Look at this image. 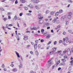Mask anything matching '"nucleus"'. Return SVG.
Instances as JSON below:
<instances>
[{"label":"nucleus","instance_id":"1","mask_svg":"<svg viewBox=\"0 0 73 73\" xmlns=\"http://www.w3.org/2000/svg\"><path fill=\"white\" fill-rule=\"evenodd\" d=\"M30 29L31 31L33 30H36L37 31V28H35V25H32Z\"/></svg>","mask_w":73,"mask_h":73},{"label":"nucleus","instance_id":"2","mask_svg":"<svg viewBox=\"0 0 73 73\" xmlns=\"http://www.w3.org/2000/svg\"><path fill=\"white\" fill-rule=\"evenodd\" d=\"M58 59L57 58H56L55 59V61L56 62H57L55 64V66H57V65L58 64L60 63V60H59L58 61Z\"/></svg>","mask_w":73,"mask_h":73},{"label":"nucleus","instance_id":"3","mask_svg":"<svg viewBox=\"0 0 73 73\" xmlns=\"http://www.w3.org/2000/svg\"><path fill=\"white\" fill-rule=\"evenodd\" d=\"M67 53L68 55H70L72 53V52H71L70 49L68 48L67 49Z\"/></svg>","mask_w":73,"mask_h":73},{"label":"nucleus","instance_id":"4","mask_svg":"<svg viewBox=\"0 0 73 73\" xmlns=\"http://www.w3.org/2000/svg\"><path fill=\"white\" fill-rule=\"evenodd\" d=\"M44 31V29H42L41 30V32H42V34H43V35H45V36H46V35H47V33H48V32L44 33H43Z\"/></svg>","mask_w":73,"mask_h":73},{"label":"nucleus","instance_id":"5","mask_svg":"<svg viewBox=\"0 0 73 73\" xmlns=\"http://www.w3.org/2000/svg\"><path fill=\"white\" fill-rule=\"evenodd\" d=\"M72 14V13L71 12L68 13V19H70L71 17V15Z\"/></svg>","mask_w":73,"mask_h":73},{"label":"nucleus","instance_id":"6","mask_svg":"<svg viewBox=\"0 0 73 73\" xmlns=\"http://www.w3.org/2000/svg\"><path fill=\"white\" fill-rule=\"evenodd\" d=\"M24 38H23V39L24 40H26L28 39V36H24Z\"/></svg>","mask_w":73,"mask_h":73},{"label":"nucleus","instance_id":"7","mask_svg":"<svg viewBox=\"0 0 73 73\" xmlns=\"http://www.w3.org/2000/svg\"><path fill=\"white\" fill-rule=\"evenodd\" d=\"M63 39H64L63 40L64 41H66L67 42H68V40H69V38H68L67 37L65 38H64Z\"/></svg>","mask_w":73,"mask_h":73},{"label":"nucleus","instance_id":"8","mask_svg":"<svg viewBox=\"0 0 73 73\" xmlns=\"http://www.w3.org/2000/svg\"><path fill=\"white\" fill-rule=\"evenodd\" d=\"M53 52H54V51H52L50 52H47V54L50 55L53 54Z\"/></svg>","mask_w":73,"mask_h":73},{"label":"nucleus","instance_id":"9","mask_svg":"<svg viewBox=\"0 0 73 73\" xmlns=\"http://www.w3.org/2000/svg\"><path fill=\"white\" fill-rule=\"evenodd\" d=\"M51 36V35L50 34H49L47 35L46 36V38H47V39H49L50 37Z\"/></svg>","mask_w":73,"mask_h":73},{"label":"nucleus","instance_id":"10","mask_svg":"<svg viewBox=\"0 0 73 73\" xmlns=\"http://www.w3.org/2000/svg\"><path fill=\"white\" fill-rule=\"evenodd\" d=\"M16 53L17 54V57L18 58H20V55H19V54L16 51Z\"/></svg>","mask_w":73,"mask_h":73},{"label":"nucleus","instance_id":"11","mask_svg":"<svg viewBox=\"0 0 73 73\" xmlns=\"http://www.w3.org/2000/svg\"><path fill=\"white\" fill-rule=\"evenodd\" d=\"M44 22V21L42 20H40L39 21V24H42Z\"/></svg>","mask_w":73,"mask_h":73},{"label":"nucleus","instance_id":"12","mask_svg":"<svg viewBox=\"0 0 73 73\" xmlns=\"http://www.w3.org/2000/svg\"><path fill=\"white\" fill-rule=\"evenodd\" d=\"M52 62H50V63H49L48 64V66H47V68H49L50 67V65H52Z\"/></svg>","mask_w":73,"mask_h":73},{"label":"nucleus","instance_id":"13","mask_svg":"<svg viewBox=\"0 0 73 73\" xmlns=\"http://www.w3.org/2000/svg\"><path fill=\"white\" fill-rule=\"evenodd\" d=\"M58 15H59V13L58 12H57L55 13V16L56 17H57V16H58Z\"/></svg>","mask_w":73,"mask_h":73},{"label":"nucleus","instance_id":"14","mask_svg":"<svg viewBox=\"0 0 73 73\" xmlns=\"http://www.w3.org/2000/svg\"><path fill=\"white\" fill-rule=\"evenodd\" d=\"M20 2L22 3H24L25 2V0H20Z\"/></svg>","mask_w":73,"mask_h":73},{"label":"nucleus","instance_id":"15","mask_svg":"<svg viewBox=\"0 0 73 73\" xmlns=\"http://www.w3.org/2000/svg\"><path fill=\"white\" fill-rule=\"evenodd\" d=\"M34 47L35 49H37V44L34 45Z\"/></svg>","mask_w":73,"mask_h":73},{"label":"nucleus","instance_id":"16","mask_svg":"<svg viewBox=\"0 0 73 73\" xmlns=\"http://www.w3.org/2000/svg\"><path fill=\"white\" fill-rule=\"evenodd\" d=\"M35 8L36 9L38 10L40 8H39V6L38 5L35 6Z\"/></svg>","mask_w":73,"mask_h":73},{"label":"nucleus","instance_id":"17","mask_svg":"<svg viewBox=\"0 0 73 73\" xmlns=\"http://www.w3.org/2000/svg\"><path fill=\"white\" fill-rule=\"evenodd\" d=\"M15 37H16V38H17V40H20V38L19 37V36L18 35H16L15 36Z\"/></svg>","mask_w":73,"mask_h":73},{"label":"nucleus","instance_id":"18","mask_svg":"<svg viewBox=\"0 0 73 73\" xmlns=\"http://www.w3.org/2000/svg\"><path fill=\"white\" fill-rule=\"evenodd\" d=\"M65 65V63L62 62L60 64V65Z\"/></svg>","mask_w":73,"mask_h":73},{"label":"nucleus","instance_id":"19","mask_svg":"<svg viewBox=\"0 0 73 73\" xmlns=\"http://www.w3.org/2000/svg\"><path fill=\"white\" fill-rule=\"evenodd\" d=\"M19 67L20 69L21 68H22L23 67V65L22 64H21L19 65Z\"/></svg>","mask_w":73,"mask_h":73},{"label":"nucleus","instance_id":"20","mask_svg":"<svg viewBox=\"0 0 73 73\" xmlns=\"http://www.w3.org/2000/svg\"><path fill=\"white\" fill-rule=\"evenodd\" d=\"M61 60L63 62H66V60H65V59H62Z\"/></svg>","mask_w":73,"mask_h":73},{"label":"nucleus","instance_id":"21","mask_svg":"<svg viewBox=\"0 0 73 73\" xmlns=\"http://www.w3.org/2000/svg\"><path fill=\"white\" fill-rule=\"evenodd\" d=\"M13 71L14 72H17V69H16V68H14L13 70Z\"/></svg>","mask_w":73,"mask_h":73},{"label":"nucleus","instance_id":"22","mask_svg":"<svg viewBox=\"0 0 73 73\" xmlns=\"http://www.w3.org/2000/svg\"><path fill=\"white\" fill-rule=\"evenodd\" d=\"M3 19L5 21H6V20H7V18H3Z\"/></svg>","mask_w":73,"mask_h":73},{"label":"nucleus","instance_id":"23","mask_svg":"<svg viewBox=\"0 0 73 73\" xmlns=\"http://www.w3.org/2000/svg\"><path fill=\"white\" fill-rule=\"evenodd\" d=\"M64 19H65V16H62V17L61 20H64Z\"/></svg>","mask_w":73,"mask_h":73},{"label":"nucleus","instance_id":"24","mask_svg":"<svg viewBox=\"0 0 73 73\" xmlns=\"http://www.w3.org/2000/svg\"><path fill=\"white\" fill-rule=\"evenodd\" d=\"M35 53H36V55H37V56L38 55V51H36V52H35Z\"/></svg>","mask_w":73,"mask_h":73},{"label":"nucleus","instance_id":"25","mask_svg":"<svg viewBox=\"0 0 73 73\" xmlns=\"http://www.w3.org/2000/svg\"><path fill=\"white\" fill-rule=\"evenodd\" d=\"M59 12L60 13H63V10H60L59 11Z\"/></svg>","mask_w":73,"mask_h":73},{"label":"nucleus","instance_id":"26","mask_svg":"<svg viewBox=\"0 0 73 73\" xmlns=\"http://www.w3.org/2000/svg\"><path fill=\"white\" fill-rule=\"evenodd\" d=\"M14 19L15 20H17V16L16 15H15L14 17Z\"/></svg>","mask_w":73,"mask_h":73},{"label":"nucleus","instance_id":"27","mask_svg":"<svg viewBox=\"0 0 73 73\" xmlns=\"http://www.w3.org/2000/svg\"><path fill=\"white\" fill-rule=\"evenodd\" d=\"M38 18L40 20V19H43V17H38Z\"/></svg>","mask_w":73,"mask_h":73},{"label":"nucleus","instance_id":"28","mask_svg":"<svg viewBox=\"0 0 73 73\" xmlns=\"http://www.w3.org/2000/svg\"><path fill=\"white\" fill-rule=\"evenodd\" d=\"M24 9L26 10H28V8L27 7H24Z\"/></svg>","mask_w":73,"mask_h":73},{"label":"nucleus","instance_id":"29","mask_svg":"<svg viewBox=\"0 0 73 73\" xmlns=\"http://www.w3.org/2000/svg\"><path fill=\"white\" fill-rule=\"evenodd\" d=\"M55 12V11L54 12V11H52V12H50V13H51V15H53V14H54V13Z\"/></svg>","mask_w":73,"mask_h":73},{"label":"nucleus","instance_id":"30","mask_svg":"<svg viewBox=\"0 0 73 73\" xmlns=\"http://www.w3.org/2000/svg\"><path fill=\"white\" fill-rule=\"evenodd\" d=\"M33 6L32 5H29V7H32Z\"/></svg>","mask_w":73,"mask_h":73},{"label":"nucleus","instance_id":"31","mask_svg":"<svg viewBox=\"0 0 73 73\" xmlns=\"http://www.w3.org/2000/svg\"><path fill=\"white\" fill-rule=\"evenodd\" d=\"M45 25L46 26H49V23H46Z\"/></svg>","mask_w":73,"mask_h":73},{"label":"nucleus","instance_id":"32","mask_svg":"<svg viewBox=\"0 0 73 73\" xmlns=\"http://www.w3.org/2000/svg\"><path fill=\"white\" fill-rule=\"evenodd\" d=\"M62 52L61 50L58 51L56 53H60V52Z\"/></svg>","mask_w":73,"mask_h":73},{"label":"nucleus","instance_id":"33","mask_svg":"<svg viewBox=\"0 0 73 73\" xmlns=\"http://www.w3.org/2000/svg\"><path fill=\"white\" fill-rule=\"evenodd\" d=\"M51 42H52L51 41H50L47 44V45H49L50 44H51Z\"/></svg>","mask_w":73,"mask_h":73},{"label":"nucleus","instance_id":"34","mask_svg":"<svg viewBox=\"0 0 73 73\" xmlns=\"http://www.w3.org/2000/svg\"><path fill=\"white\" fill-rule=\"evenodd\" d=\"M53 50H54V51H56L57 50V48H53Z\"/></svg>","mask_w":73,"mask_h":73},{"label":"nucleus","instance_id":"35","mask_svg":"<svg viewBox=\"0 0 73 73\" xmlns=\"http://www.w3.org/2000/svg\"><path fill=\"white\" fill-rule=\"evenodd\" d=\"M0 9L1 11H4V9L3 8H1Z\"/></svg>","mask_w":73,"mask_h":73},{"label":"nucleus","instance_id":"36","mask_svg":"<svg viewBox=\"0 0 73 73\" xmlns=\"http://www.w3.org/2000/svg\"><path fill=\"white\" fill-rule=\"evenodd\" d=\"M63 44L65 46L66 45V44H65V41H64V42L63 43Z\"/></svg>","mask_w":73,"mask_h":73},{"label":"nucleus","instance_id":"37","mask_svg":"<svg viewBox=\"0 0 73 73\" xmlns=\"http://www.w3.org/2000/svg\"><path fill=\"white\" fill-rule=\"evenodd\" d=\"M58 19V17H56V18H55V21H57V19Z\"/></svg>","mask_w":73,"mask_h":73},{"label":"nucleus","instance_id":"38","mask_svg":"<svg viewBox=\"0 0 73 73\" xmlns=\"http://www.w3.org/2000/svg\"><path fill=\"white\" fill-rule=\"evenodd\" d=\"M70 63L71 64H73V60H72L71 61H70Z\"/></svg>","mask_w":73,"mask_h":73},{"label":"nucleus","instance_id":"39","mask_svg":"<svg viewBox=\"0 0 73 73\" xmlns=\"http://www.w3.org/2000/svg\"><path fill=\"white\" fill-rule=\"evenodd\" d=\"M68 57V56H64V58H66Z\"/></svg>","mask_w":73,"mask_h":73},{"label":"nucleus","instance_id":"40","mask_svg":"<svg viewBox=\"0 0 73 73\" xmlns=\"http://www.w3.org/2000/svg\"><path fill=\"white\" fill-rule=\"evenodd\" d=\"M8 15H11V14H12V13L11 12H8V13H7Z\"/></svg>","mask_w":73,"mask_h":73},{"label":"nucleus","instance_id":"41","mask_svg":"<svg viewBox=\"0 0 73 73\" xmlns=\"http://www.w3.org/2000/svg\"><path fill=\"white\" fill-rule=\"evenodd\" d=\"M2 67V68H4V67H5V65H4V64H3L2 65V66H1Z\"/></svg>","mask_w":73,"mask_h":73},{"label":"nucleus","instance_id":"42","mask_svg":"<svg viewBox=\"0 0 73 73\" xmlns=\"http://www.w3.org/2000/svg\"><path fill=\"white\" fill-rule=\"evenodd\" d=\"M23 15V13H21L20 14L19 16H22V15Z\"/></svg>","mask_w":73,"mask_h":73},{"label":"nucleus","instance_id":"43","mask_svg":"<svg viewBox=\"0 0 73 73\" xmlns=\"http://www.w3.org/2000/svg\"><path fill=\"white\" fill-rule=\"evenodd\" d=\"M56 44H57V41H55L54 42V45H56Z\"/></svg>","mask_w":73,"mask_h":73},{"label":"nucleus","instance_id":"44","mask_svg":"<svg viewBox=\"0 0 73 73\" xmlns=\"http://www.w3.org/2000/svg\"><path fill=\"white\" fill-rule=\"evenodd\" d=\"M52 59H50V60L48 61V62H50V61H52Z\"/></svg>","mask_w":73,"mask_h":73},{"label":"nucleus","instance_id":"45","mask_svg":"<svg viewBox=\"0 0 73 73\" xmlns=\"http://www.w3.org/2000/svg\"><path fill=\"white\" fill-rule=\"evenodd\" d=\"M15 4H17V3H18V1H17V0L15 1Z\"/></svg>","mask_w":73,"mask_h":73},{"label":"nucleus","instance_id":"46","mask_svg":"<svg viewBox=\"0 0 73 73\" xmlns=\"http://www.w3.org/2000/svg\"><path fill=\"white\" fill-rule=\"evenodd\" d=\"M44 39H42L40 40L41 42H44Z\"/></svg>","mask_w":73,"mask_h":73},{"label":"nucleus","instance_id":"47","mask_svg":"<svg viewBox=\"0 0 73 73\" xmlns=\"http://www.w3.org/2000/svg\"><path fill=\"white\" fill-rule=\"evenodd\" d=\"M49 13V11H47L46 12V14H48V13Z\"/></svg>","mask_w":73,"mask_h":73},{"label":"nucleus","instance_id":"48","mask_svg":"<svg viewBox=\"0 0 73 73\" xmlns=\"http://www.w3.org/2000/svg\"><path fill=\"white\" fill-rule=\"evenodd\" d=\"M8 19H11V16H8Z\"/></svg>","mask_w":73,"mask_h":73},{"label":"nucleus","instance_id":"49","mask_svg":"<svg viewBox=\"0 0 73 73\" xmlns=\"http://www.w3.org/2000/svg\"><path fill=\"white\" fill-rule=\"evenodd\" d=\"M55 22H56V20H53L52 21V22L53 23H55Z\"/></svg>","mask_w":73,"mask_h":73},{"label":"nucleus","instance_id":"50","mask_svg":"<svg viewBox=\"0 0 73 73\" xmlns=\"http://www.w3.org/2000/svg\"><path fill=\"white\" fill-rule=\"evenodd\" d=\"M35 42H36V43L38 42V40H35Z\"/></svg>","mask_w":73,"mask_h":73},{"label":"nucleus","instance_id":"51","mask_svg":"<svg viewBox=\"0 0 73 73\" xmlns=\"http://www.w3.org/2000/svg\"><path fill=\"white\" fill-rule=\"evenodd\" d=\"M61 68L60 67H59L58 69V70H61Z\"/></svg>","mask_w":73,"mask_h":73},{"label":"nucleus","instance_id":"52","mask_svg":"<svg viewBox=\"0 0 73 73\" xmlns=\"http://www.w3.org/2000/svg\"><path fill=\"white\" fill-rule=\"evenodd\" d=\"M60 27H61V26H60V25H59L57 27V28H60Z\"/></svg>","mask_w":73,"mask_h":73},{"label":"nucleus","instance_id":"53","mask_svg":"<svg viewBox=\"0 0 73 73\" xmlns=\"http://www.w3.org/2000/svg\"><path fill=\"white\" fill-rule=\"evenodd\" d=\"M38 17H41V14H39L38 15Z\"/></svg>","mask_w":73,"mask_h":73},{"label":"nucleus","instance_id":"54","mask_svg":"<svg viewBox=\"0 0 73 73\" xmlns=\"http://www.w3.org/2000/svg\"><path fill=\"white\" fill-rule=\"evenodd\" d=\"M68 32L70 33V32H72V30H69L68 31Z\"/></svg>","mask_w":73,"mask_h":73},{"label":"nucleus","instance_id":"55","mask_svg":"<svg viewBox=\"0 0 73 73\" xmlns=\"http://www.w3.org/2000/svg\"><path fill=\"white\" fill-rule=\"evenodd\" d=\"M11 66H12V67H13V66H14V65H13V64H11Z\"/></svg>","mask_w":73,"mask_h":73},{"label":"nucleus","instance_id":"56","mask_svg":"<svg viewBox=\"0 0 73 73\" xmlns=\"http://www.w3.org/2000/svg\"><path fill=\"white\" fill-rule=\"evenodd\" d=\"M41 45L40 44H39L38 46V48H40L41 47Z\"/></svg>","mask_w":73,"mask_h":73},{"label":"nucleus","instance_id":"57","mask_svg":"<svg viewBox=\"0 0 73 73\" xmlns=\"http://www.w3.org/2000/svg\"><path fill=\"white\" fill-rule=\"evenodd\" d=\"M30 46V45H28L27 46V48H29Z\"/></svg>","mask_w":73,"mask_h":73},{"label":"nucleus","instance_id":"58","mask_svg":"<svg viewBox=\"0 0 73 73\" xmlns=\"http://www.w3.org/2000/svg\"><path fill=\"white\" fill-rule=\"evenodd\" d=\"M63 35H66V32H64L63 33H62Z\"/></svg>","mask_w":73,"mask_h":73},{"label":"nucleus","instance_id":"59","mask_svg":"<svg viewBox=\"0 0 73 73\" xmlns=\"http://www.w3.org/2000/svg\"><path fill=\"white\" fill-rule=\"evenodd\" d=\"M3 70H4V71H7V69H6L5 68H4Z\"/></svg>","mask_w":73,"mask_h":73},{"label":"nucleus","instance_id":"60","mask_svg":"<svg viewBox=\"0 0 73 73\" xmlns=\"http://www.w3.org/2000/svg\"><path fill=\"white\" fill-rule=\"evenodd\" d=\"M69 24V22H68V21H67L66 23V25H68Z\"/></svg>","mask_w":73,"mask_h":73},{"label":"nucleus","instance_id":"61","mask_svg":"<svg viewBox=\"0 0 73 73\" xmlns=\"http://www.w3.org/2000/svg\"><path fill=\"white\" fill-rule=\"evenodd\" d=\"M61 42H62V40H60L59 41V43H61Z\"/></svg>","mask_w":73,"mask_h":73},{"label":"nucleus","instance_id":"62","mask_svg":"<svg viewBox=\"0 0 73 73\" xmlns=\"http://www.w3.org/2000/svg\"><path fill=\"white\" fill-rule=\"evenodd\" d=\"M51 32H52V33H54V31H53V30H52L51 31Z\"/></svg>","mask_w":73,"mask_h":73},{"label":"nucleus","instance_id":"63","mask_svg":"<svg viewBox=\"0 0 73 73\" xmlns=\"http://www.w3.org/2000/svg\"><path fill=\"white\" fill-rule=\"evenodd\" d=\"M66 52V51H64L63 52V53H65Z\"/></svg>","mask_w":73,"mask_h":73},{"label":"nucleus","instance_id":"64","mask_svg":"<svg viewBox=\"0 0 73 73\" xmlns=\"http://www.w3.org/2000/svg\"><path fill=\"white\" fill-rule=\"evenodd\" d=\"M71 51H72V53H73V48H72L71 49Z\"/></svg>","mask_w":73,"mask_h":73}]
</instances>
